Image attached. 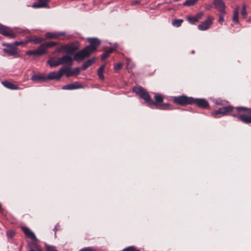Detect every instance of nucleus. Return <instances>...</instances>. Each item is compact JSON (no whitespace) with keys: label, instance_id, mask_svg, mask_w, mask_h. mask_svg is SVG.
<instances>
[{"label":"nucleus","instance_id":"2eb2a0df","mask_svg":"<svg viewBox=\"0 0 251 251\" xmlns=\"http://www.w3.org/2000/svg\"><path fill=\"white\" fill-rule=\"evenodd\" d=\"M59 59L61 64H67L69 66H71L73 64V59L68 55H65L62 57H59Z\"/></svg>","mask_w":251,"mask_h":251},{"label":"nucleus","instance_id":"a211bd4d","mask_svg":"<svg viewBox=\"0 0 251 251\" xmlns=\"http://www.w3.org/2000/svg\"><path fill=\"white\" fill-rule=\"evenodd\" d=\"M28 245L29 251H42L41 246L35 242H30Z\"/></svg>","mask_w":251,"mask_h":251},{"label":"nucleus","instance_id":"c756f323","mask_svg":"<svg viewBox=\"0 0 251 251\" xmlns=\"http://www.w3.org/2000/svg\"><path fill=\"white\" fill-rule=\"evenodd\" d=\"M198 0H187L183 3V5L188 6H193L195 5Z\"/></svg>","mask_w":251,"mask_h":251},{"label":"nucleus","instance_id":"2f4dec72","mask_svg":"<svg viewBox=\"0 0 251 251\" xmlns=\"http://www.w3.org/2000/svg\"><path fill=\"white\" fill-rule=\"evenodd\" d=\"M183 22V20L182 19H175L173 21L172 25L174 26L178 27L181 25Z\"/></svg>","mask_w":251,"mask_h":251},{"label":"nucleus","instance_id":"dca6fc26","mask_svg":"<svg viewBox=\"0 0 251 251\" xmlns=\"http://www.w3.org/2000/svg\"><path fill=\"white\" fill-rule=\"evenodd\" d=\"M22 229L27 237L30 238L32 240L36 239L35 234L29 228L26 226H22Z\"/></svg>","mask_w":251,"mask_h":251},{"label":"nucleus","instance_id":"72a5a7b5","mask_svg":"<svg viewBox=\"0 0 251 251\" xmlns=\"http://www.w3.org/2000/svg\"><path fill=\"white\" fill-rule=\"evenodd\" d=\"M241 14L243 18L245 19L247 16V12L246 10V6L245 5L242 6Z\"/></svg>","mask_w":251,"mask_h":251},{"label":"nucleus","instance_id":"412c9836","mask_svg":"<svg viewBox=\"0 0 251 251\" xmlns=\"http://www.w3.org/2000/svg\"><path fill=\"white\" fill-rule=\"evenodd\" d=\"M48 63L50 67H55L61 64L59 58L57 60L53 57L50 58L48 60Z\"/></svg>","mask_w":251,"mask_h":251},{"label":"nucleus","instance_id":"0eeeda50","mask_svg":"<svg viewBox=\"0 0 251 251\" xmlns=\"http://www.w3.org/2000/svg\"><path fill=\"white\" fill-rule=\"evenodd\" d=\"M0 34L10 38H15L16 35L10 27L0 24Z\"/></svg>","mask_w":251,"mask_h":251},{"label":"nucleus","instance_id":"7c9ffc66","mask_svg":"<svg viewBox=\"0 0 251 251\" xmlns=\"http://www.w3.org/2000/svg\"><path fill=\"white\" fill-rule=\"evenodd\" d=\"M43 44H44L46 49L47 48H51L52 47H54V46H55L58 45V44L57 42H46Z\"/></svg>","mask_w":251,"mask_h":251},{"label":"nucleus","instance_id":"b1692460","mask_svg":"<svg viewBox=\"0 0 251 251\" xmlns=\"http://www.w3.org/2000/svg\"><path fill=\"white\" fill-rule=\"evenodd\" d=\"M95 62V58H93L90 59H88L86 62H85L82 67L81 69L82 70H85L86 69L90 67L94 62Z\"/></svg>","mask_w":251,"mask_h":251},{"label":"nucleus","instance_id":"5701e85b","mask_svg":"<svg viewBox=\"0 0 251 251\" xmlns=\"http://www.w3.org/2000/svg\"><path fill=\"white\" fill-rule=\"evenodd\" d=\"M27 39L28 42H32L35 44H39L43 41L42 38L35 36H28L27 37Z\"/></svg>","mask_w":251,"mask_h":251},{"label":"nucleus","instance_id":"f8f14e48","mask_svg":"<svg viewBox=\"0 0 251 251\" xmlns=\"http://www.w3.org/2000/svg\"><path fill=\"white\" fill-rule=\"evenodd\" d=\"M62 77V74L60 70L57 72H51L46 76V79L48 80H59Z\"/></svg>","mask_w":251,"mask_h":251},{"label":"nucleus","instance_id":"4be33fe9","mask_svg":"<svg viewBox=\"0 0 251 251\" xmlns=\"http://www.w3.org/2000/svg\"><path fill=\"white\" fill-rule=\"evenodd\" d=\"M60 71H61L62 76L64 74H65L67 77L73 75L72 71L70 67L62 68L60 69Z\"/></svg>","mask_w":251,"mask_h":251},{"label":"nucleus","instance_id":"423d86ee","mask_svg":"<svg viewBox=\"0 0 251 251\" xmlns=\"http://www.w3.org/2000/svg\"><path fill=\"white\" fill-rule=\"evenodd\" d=\"M3 46H6L7 48L3 49V51L9 56H13L15 57H19L20 56L19 52L16 47L11 43L3 44Z\"/></svg>","mask_w":251,"mask_h":251},{"label":"nucleus","instance_id":"ddd939ff","mask_svg":"<svg viewBox=\"0 0 251 251\" xmlns=\"http://www.w3.org/2000/svg\"><path fill=\"white\" fill-rule=\"evenodd\" d=\"M83 88L82 85L78 82H75L73 83L64 85L62 87L63 90H72Z\"/></svg>","mask_w":251,"mask_h":251},{"label":"nucleus","instance_id":"f3484780","mask_svg":"<svg viewBox=\"0 0 251 251\" xmlns=\"http://www.w3.org/2000/svg\"><path fill=\"white\" fill-rule=\"evenodd\" d=\"M2 85L6 88L11 90H19L20 88L17 85L15 84L8 81H3L1 82Z\"/></svg>","mask_w":251,"mask_h":251},{"label":"nucleus","instance_id":"6ab92c4d","mask_svg":"<svg viewBox=\"0 0 251 251\" xmlns=\"http://www.w3.org/2000/svg\"><path fill=\"white\" fill-rule=\"evenodd\" d=\"M31 80L33 81H38L40 82H45L47 81L46 76H45L42 74L33 75L31 77Z\"/></svg>","mask_w":251,"mask_h":251},{"label":"nucleus","instance_id":"a18cd8bd","mask_svg":"<svg viewBox=\"0 0 251 251\" xmlns=\"http://www.w3.org/2000/svg\"><path fill=\"white\" fill-rule=\"evenodd\" d=\"M2 211V206H1V203H0V211Z\"/></svg>","mask_w":251,"mask_h":251},{"label":"nucleus","instance_id":"f03ea898","mask_svg":"<svg viewBox=\"0 0 251 251\" xmlns=\"http://www.w3.org/2000/svg\"><path fill=\"white\" fill-rule=\"evenodd\" d=\"M89 45L84 49L76 52L74 56V59L77 62L83 61L85 58L97 51L98 48L101 44L100 40L97 38L89 37L87 39Z\"/></svg>","mask_w":251,"mask_h":251},{"label":"nucleus","instance_id":"1a4fd4ad","mask_svg":"<svg viewBox=\"0 0 251 251\" xmlns=\"http://www.w3.org/2000/svg\"><path fill=\"white\" fill-rule=\"evenodd\" d=\"M213 17L209 16L205 21L198 25V29L200 30H206L209 29L213 23Z\"/></svg>","mask_w":251,"mask_h":251},{"label":"nucleus","instance_id":"c03bdc74","mask_svg":"<svg viewBox=\"0 0 251 251\" xmlns=\"http://www.w3.org/2000/svg\"><path fill=\"white\" fill-rule=\"evenodd\" d=\"M140 3V1L138 0L133 1L131 3L132 5H136Z\"/></svg>","mask_w":251,"mask_h":251},{"label":"nucleus","instance_id":"473e14b6","mask_svg":"<svg viewBox=\"0 0 251 251\" xmlns=\"http://www.w3.org/2000/svg\"><path fill=\"white\" fill-rule=\"evenodd\" d=\"M122 251H141L137 249L135 247L131 246L124 249Z\"/></svg>","mask_w":251,"mask_h":251},{"label":"nucleus","instance_id":"a878e982","mask_svg":"<svg viewBox=\"0 0 251 251\" xmlns=\"http://www.w3.org/2000/svg\"><path fill=\"white\" fill-rule=\"evenodd\" d=\"M105 65H102L99 68V69L98 70V72H97L98 75L100 79L102 80H104V76L103 74V73L104 70L105 69Z\"/></svg>","mask_w":251,"mask_h":251},{"label":"nucleus","instance_id":"cd10ccee","mask_svg":"<svg viewBox=\"0 0 251 251\" xmlns=\"http://www.w3.org/2000/svg\"><path fill=\"white\" fill-rule=\"evenodd\" d=\"M238 15H239V10H238V7H236L233 11V21L236 24H237L239 23Z\"/></svg>","mask_w":251,"mask_h":251},{"label":"nucleus","instance_id":"aec40b11","mask_svg":"<svg viewBox=\"0 0 251 251\" xmlns=\"http://www.w3.org/2000/svg\"><path fill=\"white\" fill-rule=\"evenodd\" d=\"M116 50V49L115 47H111L108 50H105L101 55V59L102 60H104L109 56L111 53Z\"/></svg>","mask_w":251,"mask_h":251},{"label":"nucleus","instance_id":"c85d7f7f","mask_svg":"<svg viewBox=\"0 0 251 251\" xmlns=\"http://www.w3.org/2000/svg\"><path fill=\"white\" fill-rule=\"evenodd\" d=\"M161 110H168L171 109V105L169 103H160L156 107Z\"/></svg>","mask_w":251,"mask_h":251},{"label":"nucleus","instance_id":"f257e3e1","mask_svg":"<svg viewBox=\"0 0 251 251\" xmlns=\"http://www.w3.org/2000/svg\"><path fill=\"white\" fill-rule=\"evenodd\" d=\"M251 108L243 106L233 107L230 105L224 106L212 113L215 118H219V115L223 116L230 114L246 124H251Z\"/></svg>","mask_w":251,"mask_h":251},{"label":"nucleus","instance_id":"9b49d317","mask_svg":"<svg viewBox=\"0 0 251 251\" xmlns=\"http://www.w3.org/2000/svg\"><path fill=\"white\" fill-rule=\"evenodd\" d=\"M38 2L33 3L32 7L34 8H50V7L48 4L50 0H38Z\"/></svg>","mask_w":251,"mask_h":251},{"label":"nucleus","instance_id":"ea45409f","mask_svg":"<svg viewBox=\"0 0 251 251\" xmlns=\"http://www.w3.org/2000/svg\"><path fill=\"white\" fill-rule=\"evenodd\" d=\"M79 251H96V250L92 247H86L80 250Z\"/></svg>","mask_w":251,"mask_h":251},{"label":"nucleus","instance_id":"f704fd0d","mask_svg":"<svg viewBox=\"0 0 251 251\" xmlns=\"http://www.w3.org/2000/svg\"><path fill=\"white\" fill-rule=\"evenodd\" d=\"M186 19L191 24H195L198 22L195 16H187Z\"/></svg>","mask_w":251,"mask_h":251},{"label":"nucleus","instance_id":"393cba45","mask_svg":"<svg viewBox=\"0 0 251 251\" xmlns=\"http://www.w3.org/2000/svg\"><path fill=\"white\" fill-rule=\"evenodd\" d=\"M154 99L155 101H154L155 102L154 105H152L153 106H155L156 107L157 106H158L159 104H160L161 102H163V98L162 96L159 94H156L154 96Z\"/></svg>","mask_w":251,"mask_h":251},{"label":"nucleus","instance_id":"6e6552de","mask_svg":"<svg viewBox=\"0 0 251 251\" xmlns=\"http://www.w3.org/2000/svg\"><path fill=\"white\" fill-rule=\"evenodd\" d=\"M192 104H195L198 107L203 109H207L209 107V103L205 99L193 98Z\"/></svg>","mask_w":251,"mask_h":251},{"label":"nucleus","instance_id":"7ed1b4c3","mask_svg":"<svg viewBox=\"0 0 251 251\" xmlns=\"http://www.w3.org/2000/svg\"><path fill=\"white\" fill-rule=\"evenodd\" d=\"M133 91L147 102L151 107H152V105L155 104V102L151 99L149 93L142 87L135 86L133 88Z\"/></svg>","mask_w":251,"mask_h":251},{"label":"nucleus","instance_id":"58836bf2","mask_svg":"<svg viewBox=\"0 0 251 251\" xmlns=\"http://www.w3.org/2000/svg\"><path fill=\"white\" fill-rule=\"evenodd\" d=\"M226 14H223L222 13H220L219 15V23L222 25L223 24V22L224 21V15Z\"/></svg>","mask_w":251,"mask_h":251},{"label":"nucleus","instance_id":"4468645a","mask_svg":"<svg viewBox=\"0 0 251 251\" xmlns=\"http://www.w3.org/2000/svg\"><path fill=\"white\" fill-rule=\"evenodd\" d=\"M65 33L63 32H47L45 37L48 39H60L61 37L64 36Z\"/></svg>","mask_w":251,"mask_h":251},{"label":"nucleus","instance_id":"39448f33","mask_svg":"<svg viewBox=\"0 0 251 251\" xmlns=\"http://www.w3.org/2000/svg\"><path fill=\"white\" fill-rule=\"evenodd\" d=\"M193 98L185 95L174 97L173 98V102L181 106H185L188 104H192Z\"/></svg>","mask_w":251,"mask_h":251},{"label":"nucleus","instance_id":"20e7f679","mask_svg":"<svg viewBox=\"0 0 251 251\" xmlns=\"http://www.w3.org/2000/svg\"><path fill=\"white\" fill-rule=\"evenodd\" d=\"M78 43H72L70 45H62L61 47L57 48L55 52H60L62 51H64L68 54H73L75 51L78 50Z\"/></svg>","mask_w":251,"mask_h":251},{"label":"nucleus","instance_id":"37998d69","mask_svg":"<svg viewBox=\"0 0 251 251\" xmlns=\"http://www.w3.org/2000/svg\"><path fill=\"white\" fill-rule=\"evenodd\" d=\"M202 12H199L195 16L198 22L200 19H201L202 18Z\"/></svg>","mask_w":251,"mask_h":251},{"label":"nucleus","instance_id":"79ce46f5","mask_svg":"<svg viewBox=\"0 0 251 251\" xmlns=\"http://www.w3.org/2000/svg\"><path fill=\"white\" fill-rule=\"evenodd\" d=\"M73 75H77L80 73V69L79 68H75L73 71H72Z\"/></svg>","mask_w":251,"mask_h":251},{"label":"nucleus","instance_id":"bb28decb","mask_svg":"<svg viewBox=\"0 0 251 251\" xmlns=\"http://www.w3.org/2000/svg\"><path fill=\"white\" fill-rule=\"evenodd\" d=\"M36 50L37 52H38V56H40L46 53V49L44 44H42Z\"/></svg>","mask_w":251,"mask_h":251},{"label":"nucleus","instance_id":"c9c22d12","mask_svg":"<svg viewBox=\"0 0 251 251\" xmlns=\"http://www.w3.org/2000/svg\"><path fill=\"white\" fill-rule=\"evenodd\" d=\"M25 54L28 55H33L34 56H38V52H37L36 50H28L25 52Z\"/></svg>","mask_w":251,"mask_h":251},{"label":"nucleus","instance_id":"a19ab883","mask_svg":"<svg viewBox=\"0 0 251 251\" xmlns=\"http://www.w3.org/2000/svg\"><path fill=\"white\" fill-rule=\"evenodd\" d=\"M46 251H58L55 247L50 246H48L46 247Z\"/></svg>","mask_w":251,"mask_h":251},{"label":"nucleus","instance_id":"e433bc0d","mask_svg":"<svg viewBox=\"0 0 251 251\" xmlns=\"http://www.w3.org/2000/svg\"><path fill=\"white\" fill-rule=\"evenodd\" d=\"M27 44V42H24L23 41L21 42H15L13 43L12 44L14 45V46L15 47L18 46H22V45H25Z\"/></svg>","mask_w":251,"mask_h":251},{"label":"nucleus","instance_id":"4c0bfd02","mask_svg":"<svg viewBox=\"0 0 251 251\" xmlns=\"http://www.w3.org/2000/svg\"><path fill=\"white\" fill-rule=\"evenodd\" d=\"M123 66V63H118L116 65H115L114 66V70L116 71H118L122 69Z\"/></svg>","mask_w":251,"mask_h":251},{"label":"nucleus","instance_id":"9d476101","mask_svg":"<svg viewBox=\"0 0 251 251\" xmlns=\"http://www.w3.org/2000/svg\"><path fill=\"white\" fill-rule=\"evenodd\" d=\"M213 4L220 13L226 14V6L223 0H213Z\"/></svg>","mask_w":251,"mask_h":251}]
</instances>
